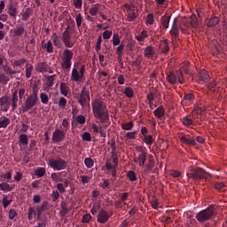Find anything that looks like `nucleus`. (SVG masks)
Listing matches in <instances>:
<instances>
[{"label": "nucleus", "instance_id": "f257e3e1", "mask_svg": "<svg viewBox=\"0 0 227 227\" xmlns=\"http://www.w3.org/2000/svg\"><path fill=\"white\" fill-rule=\"evenodd\" d=\"M91 106L95 118L101 120L102 123L109 120V111L107 110V106L106 103L100 99H94L91 103Z\"/></svg>", "mask_w": 227, "mask_h": 227}, {"label": "nucleus", "instance_id": "aec40b11", "mask_svg": "<svg viewBox=\"0 0 227 227\" xmlns=\"http://www.w3.org/2000/svg\"><path fill=\"white\" fill-rule=\"evenodd\" d=\"M144 56H145V58H147V59H152V58H153V56H154L153 47L147 46L145 49Z\"/></svg>", "mask_w": 227, "mask_h": 227}, {"label": "nucleus", "instance_id": "69168bd1", "mask_svg": "<svg viewBox=\"0 0 227 227\" xmlns=\"http://www.w3.org/2000/svg\"><path fill=\"white\" fill-rule=\"evenodd\" d=\"M83 141H91V134H90V132H84L82 136Z\"/></svg>", "mask_w": 227, "mask_h": 227}, {"label": "nucleus", "instance_id": "b1692460", "mask_svg": "<svg viewBox=\"0 0 227 227\" xmlns=\"http://www.w3.org/2000/svg\"><path fill=\"white\" fill-rule=\"evenodd\" d=\"M0 191H4V192H10L13 191V187L8 183L4 182L0 184Z\"/></svg>", "mask_w": 227, "mask_h": 227}, {"label": "nucleus", "instance_id": "473e14b6", "mask_svg": "<svg viewBox=\"0 0 227 227\" xmlns=\"http://www.w3.org/2000/svg\"><path fill=\"white\" fill-rule=\"evenodd\" d=\"M52 40L53 45H55V47H58V49H61V41L59 40V36H58L56 33L53 34Z\"/></svg>", "mask_w": 227, "mask_h": 227}, {"label": "nucleus", "instance_id": "7c9ffc66", "mask_svg": "<svg viewBox=\"0 0 227 227\" xmlns=\"http://www.w3.org/2000/svg\"><path fill=\"white\" fill-rule=\"evenodd\" d=\"M190 24L192 26V27H193L194 29H196V27H198L200 26V24L198 23V18L195 16V14H192L190 17Z\"/></svg>", "mask_w": 227, "mask_h": 227}, {"label": "nucleus", "instance_id": "dca6fc26", "mask_svg": "<svg viewBox=\"0 0 227 227\" xmlns=\"http://www.w3.org/2000/svg\"><path fill=\"white\" fill-rule=\"evenodd\" d=\"M12 111L17 109V102H19V90H14L12 98Z\"/></svg>", "mask_w": 227, "mask_h": 227}, {"label": "nucleus", "instance_id": "774afa93", "mask_svg": "<svg viewBox=\"0 0 227 227\" xmlns=\"http://www.w3.org/2000/svg\"><path fill=\"white\" fill-rule=\"evenodd\" d=\"M59 107H67V98H60L59 100Z\"/></svg>", "mask_w": 227, "mask_h": 227}, {"label": "nucleus", "instance_id": "5701e85b", "mask_svg": "<svg viewBox=\"0 0 227 227\" xmlns=\"http://www.w3.org/2000/svg\"><path fill=\"white\" fill-rule=\"evenodd\" d=\"M155 166V161L153 160H149L148 164L144 168L145 175H148L152 169H153V167Z\"/></svg>", "mask_w": 227, "mask_h": 227}, {"label": "nucleus", "instance_id": "1a4fd4ad", "mask_svg": "<svg viewBox=\"0 0 227 227\" xmlns=\"http://www.w3.org/2000/svg\"><path fill=\"white\" fill-rule=\"evenodd\" d=\"M62 42L69 49L74 47V43L72 42V35H70V27H66V30L62 33Z\"/></svg>", "mask_w": 227, "mask_h": 227}, {"label": "nucleus", "instance_id": "a878e982", "mask_svg": "<svg viewBox=\"0 0 227 227\" xmlns=\"http://www.w3.org/2000/svg\"><path fill=\"white\" fill-rule=\"evenodd\" d=\"M171 36H175V38H178V35H180V30L178 29V25H172V28L169 31Z\"/></svg>", "mask_w": 227, "mask_h": 227}, {"label": "nucleus", "instance_id": "6e6552de", "mask_svg": "<svg viewBox=\"0 0 227 227\" xmlns=\"http://www.w3.org/2000/svg\"><path fill=\"white\" fill-rule=\"evenodd\" d=\"M76 100L82 107H90V90H87L86 88L83 87L79 97L76 98Z\"/></svg>", "mask_w": 227, "mask_h": 227}, {"label": "nucleus", "instance_id": "4c0bfd02", "mask_svg": "<svg viewBox=\"0 0 227 227\" xmlns=\"http://www.w3.org/2000/svg\"><path fill=\"white\" fill-rule=\"evenodd\" d=\"M182 123L184 125V127H191V125L193 123V121L189 116H185L182 119Z\"/></svg>", "mask_w": 227, "mask_h": 227}, {"label": "nucleus", "instance_id": "393cba45", "mask_svg": "<svg viewBox=\"0 0 227 227\" xmlns=\"http://www.w3.org/2000/svg\"><path fill=\"white\" fill-rule=\"evenodd\" d=\"M136 40H137V42H145V40H146V38H148V31L147 30H143L139 35H136L135 36Z\"/></svg>", "mask_w": 227, "mask_h": 227}, {"label": "nucleus", "instance_id": "412c9836", "mask_svg": "<svg viewBox=\"0 0 227 227\" xmlns=\"http://www.w3.org/2000/svg\"><path fill=\"white\" fill-rule=\"evenodd\" d=\"M153 114L154 116H156V118H162V116H164V114H166V112L164 111V107L163 106H159L158 108H156L153 111Z\"/></svg>", "mask_w": 227, "mask_h": 227}, {"label": "nucleus", "instance_id": "8fccbe9b", "mask_svg": "<svg viewBox=\"0 0 227 227\" xmlns=\"http://www.w3.org/2000/svg\"><path fill=\"white\" fill-rule=\"evenodd\" d=\"M120 35L118 34H114L112 39L113 45L116 47L117 45H120Z\"/></svg>", "mask_w": 227, "mask_h": 227}, {"label": "nucleus", "instance_id": "864d4df0", "mask_svg": "<svg viewBox=\"0 0 227 227\" xmlns=\"http://www.w3.org/2000/svg\"><path fill=\"white\" fill-rule=\"evenodd\" d=\"M84 164H85L86 168H90L92 166H94L95 162L93 161V159H91V158H85Z\"/></svg>", "mask_w": 227, "mask_h": 227}, {"label": "nucleus", "instance_id": "e2e57ef3", "mask_svg": "<svg viewBox=\"0 0 227 227\" xmlns=\"http://www.w3.org/2000/svg\"><path fill=\"white\" fill-rule=\"evenodd\" d=\"M32 72H33V66L26 67V77H27V79H31Z\"/></svg>", "mask_w": 227, "mask_h": 227}, {"label": "nucleus", "instance_id": "f704fd0d", "mask_svg": "<svg viewBox=\"0 0 227 227\" xmlns=\"http://www.w3.org/2000/svg\"><path fill=\"white\" fill-rule=\"evenodd\" d=\"M138 159H139V166L140 167H145V162H146V153H140L138 154Z\"/></svg>", "mask_w": 227, "mask_h": 227}, {"label": "nucleus", "instance_id": "20e7f679", "mask_svg": "<svg viewBox=\"0 0 227 227\" xmlns=\"http://www.w3.org/2000/svg\"><path fill=\"white\" fill-rule=\"evenodd\" d=\"M38 104V90L33 89L32 94H30L25 100L24 106H22L23 113H27L31 111Z\"/></svg>", "mask_w": 227, "mask_h": 227}, {"label": "nucleus", "instance_id": "603ef678", "mask_svg": "<svg viewBox=\"0 0 227 227\" xmlns=\"http://www.w3.org/2000/svg\"><path fill=\"white\" fill-rule=\"evenodd\" d=\"M0 82H1V84L6 85V84H8V82H10V78H8L6 76V74H0Z\"/></svg>", "mask_w": 227, "mask_h": 227}, {"label": "nucleus", "instance_id": "4d7b16f0", "mask_svg": "<svg viewBox=\"0 0 227 227\" xmlns=\"http://www.w3.org/2000/svg\"><path fill=\"white\" fill-rule=\"evenodd\" d=\"M4 72L7 74V75H15L17 71L12 70L8 66L4 67Z\"/></svg>", "mask_w": 227, "mask_h": 227}, {"label": "nucleus", "instance_id": "37998d69", "mask_svg": "<svg viewBox=\"0 0 227 227\" xmlns=\"http://www.w3.org/2000/svg\"><path fill=\"white\" fill-rule=\"evenodd\" d=\"M133 128H134V121H129V122L121 124V129L123 130H132Z\"/></svg>", "mask_w": 227, "mask_h": 227}, {"label": "nucleus", "instance_id": "423d86ee", "mask_svg": "<svg viewBox=\"0 0 227 227\" xmlns=\"http://www.w3.org/2000/svg\"><path fill=\"white\" fill-rule=\"evenodd\" d=\"M167 81L169 84H176L179 82L180 84H184L185 82V79L184 78V73L182 71H176V73L169 72L167 74Z\"/></svg>", "mask_w": 227, "mask_h": 227}, {"label": "nucleus", "instance_id": "6e6d98bb", "mask_svg": "<svg viewBox=\"0 0 227 227\" xmlns=\"http://www.w3.org/2000/svg\"><path fill=\"white\" fill-rule=\"evenodd\" d=\"M100 49H102V35H99L97 41V44L95 47V51L97 52H98V51H100Z\"/></svg>", "mask_w": 227, "mask_h": 227}, {"label": "nucleus", "instance_id": "9d476101", "mask_svg": "<svg viewBox=\"0 0 227 227\" xmlns=\"http://www.w3.org/2000/svg\"><path fill=\"white\" fill-rule=\"evenodd\" d=\"M111 215H110L106 209H100L97 215V221L100 224H106V223H107L111 218Z\"/></svg>", "mask_w": 227, "mask_h": 227}, {"label": "nucleus", "instance_id": "49530a36", "mask_svg": "<svg viewBox=\"0 0 227 227\" xmlns=\"http://www.w3.org/2000/svg\"><path fill=\"white\" fill-rule=\"evenodd\" d=\"M12 200H8V196L6 195H4V198H3V200H2V203H3V207L4 208H8V207H10V205H12Z\"/></svg>", "mask_w": 227, "mask_h": 227}, {"label": "nucleus", "instance_id": "c9c22d12", "mask_svg": "<svg viewBox=\"0 0 227 227\" xmlns=\"http://www.w3.org/2000/svg\"><path fill=\"white\" fill-rule=\"evenodd\" d=\"M141 63H143V57H141V55H138L137 59L133 61L132 65L137 68H141Z\"/></svg>", "mask_w": 227, "mask_h": 227}, {"label": "nucleus", "instance_id": "c85d7f7f", "mask_svg": "<svg viewBox=\"0 0 227 227\" xmlns=\"http://www.w3.org/2000/svg\"><path fill=\"white\" fill-rule=\"evenodd\" d=\"M35 68L37 72H41V73L47 72V63L40 62L36 65Z\"/></svg>", "mask_w": 227, "mask_h": 227}, {"label": "nucleus", "instance_id": "0e129e2a", "mask_svg": "<svg viewBox=\"0 0 227 227\" xmlns=\"http://www.w3.org/2000/svg\"><path fill=\"white\" fill-rule=\"evenodd\" d=\"M181 141L183 143H196V140L194 139H190L189 137L187 136H183L181 137Z\"/></svg>", "mask_w": 227, "mask_h": 227}, {"label": "nucleus", "instance_id": "c03bdc74", "mask_svg": "<svg viewBox=\"0 0 227 227\" xmlns=\"http://www.w3.org/2000/svg\"><path fill=\"white\" fill-rule=\"evenodd\" d=\"M31 13H33V9L31 8H27L25 12L22 14V20H27V19H29V15H31Z\"/></svg>", "mask_w": 227, "mask_h": 227}, {"label": "nucleus", "instance_id": "13d9d810", "mask_svg": "<svg viewBox=\"0 0 227 227\" xmlns=\"http://www.w3.org/2000/svg\"><path fill=\"white\" fill-rule=\"evenodd\" d=\"M91 219H93V216H91L90 214H85L82 216V223L88 224V223H90V221H91Z\"/></svg>", "mask_w": 227, "mask_h": 227}, {"label": "nucleus", "instance_id": "e433bc0d", "mask_svg": "<svg viewBox=\"0 0 227 227\" xmlns=\"http://www.w3.org/2000/svg\"><path fill=\"white\" fill-rule=\"evenodd\" d=\"M56 75H50L47 76L46 78V85L48 86V88H52L54 86V79H55Z\"/></svg>", "mask_w": 227, "mask_h": 227}, {"label": "nucleus", "instance_id": "680f3d73", "mask_svg": "<svg viewBox=\"0 0 227 227\" xmlns=\"http://www.w3.org/2000/svg\"><path fill=\"white\" fill-rule=\"evenodd\" d=\"M75 22L77 27H81L82 26V16L81 15V13L76 15Z\"/></svg>", "mask_w": 227, "mask_h": 227}, {"label": "nucleus", "instance_id": "9b49d317", "mask_svg": "<svg viewBox=\"0 0 227 227\" xmlns=\"http://www.w3.org/2000/svg\"><path fill=\"white\" fill-rule=\"evenodd\" d=\"M171 21V16L170 15H163L160 18V27H162L163 29H168L169 27V22Z\"/></svg>", "mask_w": 227, "mask_h": 227}, {"label": "nucleus", "instance_id": "f03ea898", "mask_svg": "<svg viewBox=\"0 0 227 227\" xmlns=\"http://www.w3.org/2000/svg\"><path fill=\"white\" fill-rule=\"evenodd\" d=\"M215 215H217V207L211 204L206 209L200 211L195 217L199 223H207L212 221Z\"/></svg>", "mask_w": 227, "mask_h": 227}, {"label": "nucleus", "instance_id": "de8ad7c7", "mask_svg": "<svg viewBox=\"0 0 227 227\" xmlns=\"http://www.w3.org/2000/svg\"><path fill=\"white\" fill-rule=\"evenodd\" d=\"M98 210H100V204L94 203L90 209V213L92 215H97V214H98Z\"/></svg>", "mask_w": 227, "mask_h": 227}, {"label": "nucleus", "instance_id": "ddd939ff", "mask_svg": "<svg viewBox=\"0 0 227 227\" xmlns=\"http://www.w3.org/2000/svg\"><path fill=\"white\" fill-rule=\"evenodd\" d=\"M48 207H49V202L44 201L42 203L41 206H38L35 207V210L37 212V219H40V217H42V214H43V212H45V210H47Z\"/></svg>", "mask_w": 227, "mask_h": 227}, {"label": "nucleus", "instance_id": "7ed1b4c3", "mask_svg": "<svg viewBox=\"0 0 227 227\" xmlns=\"http://www.w3.org/2000/svg\"><path fill=\"white\" fill-rule=\"evenodd\" d=\"M186 175L192 180H210L212 178V175L201 168H190Z\"/></svg>", "mask_w": 227, "mask_h": 227}, {"label": "nucleus", "instance_id": "a211bd4d", "mask_svg": "<svg viewBox=\"0 0 227 227\" xmlns=\"http://www.w3.org/2000/svg\"><path fill=\"white\" fill-rule=\"evenodd\" d=\"M45 41H42L43 49H46L48 54H52L54 52V46H52V42L48 41L46 43H43Z\"/></svg>", "mask_w": 227, "mask_h": 227}, {"label": "nucleus", "instance_id": "58836bf2", "mask_svg": "<svg viewBox=\"0 0 227 227\" xmlns=\"http://www.w3.org/2000/svg\"><path fill=\"white\" fill-rule=\"evenodd\" d=\"M63 172H60V173H52L51 174V179L53 180V182H63V178H61V174Z\"/></svg>", "mask_w": 227, "mask_h": 227}, {"label": "nucleus", "instance_id": "3c124183", "mask_svg": "<svg viewBox=\"0 0 227 227\" xmlns=\"http://www.w3.org/2000/svg\"><path fill=\"white\" fill-rule=\"evenodd\" d=\"M40 98H41L42 104H44V105L49 104V96L47 94L42 92L40 94Z\"/></svg>", "mask_w": 227, "mask_h": 227}, {"label": "nucleus", "instance_id": "c756f323", "mask_svg": "<svg viewBox=\"0 0 227 227\" xmlns=\"http://www.w3.org/2000/svg\"><path fill=\"white\" fill-rule=\"evenodd\" d=\"M35 215H38V213L35 207H30L28 208V221H33V217H35Z\"/></svg>", "mask_w": 227, "mask_h": 227}, {"label": "nucleus", "instance_id": "f3484780", "mask_svg": "<svg viewBox=\"0 0 227 227\" xmlns=\"http://www.w3.org/2000/svg\"><path fill=\"white\" fill-rule=\"evenodd\" d=\"M159 49L161 51L162 54H168V52H169L168 39L163 40L162 43H160Z\"/></svg>", "mask_w": 227, "mask_h": 227}, {"label": "nucleus", "instance_id": "4be33fe9", "mask_svg": "<svg viewBox=\"0 0 227 227\" xmlns=\"http://www.w3.org/2000/svg\"><path fill=\"white\" fill-rule=\"evenodd\" d=\"M8 13L12 19H17V15L19 13V11L13 4L9 5Z\"/></svg>", "mask_w": 227, "mask_h": 227}, {"label": "nucleus", "instance_id": "bf43d9fd", "mask_svg": "<svg viewBox=\"0 0 227 227\" xmlns=\"http://www.w3.org/2000/svg\"><path fill=\"white\" fill-rule=\"evenodd\" d=\"M146 22L147 24H150L152 26V24H153V22H155V17L153 16V13H149L146 16Z\"/></svg>", "mask_w": 227, "mask_h": 227}, {"label": "nucleus", "instance_id": "a18cd8bd", "mask_svg": "<svg viewBox=\"0 0 227 227\" xmlns=\"http://www.w3.org/2000/svg\"><path fill=\"white\" fill-rule=\"evenodd\" d=\"M7 104H10V97L5 95V96L0 98V106H1V107L6 106Z\"/></svg>", "mask_w": 227, "mask_h": 227}, {"label": "nucleus", "instance_id": "39448f33", "mask_svg": "<svg viewBox=\"0 0 227 227\" xmlns=\"http://www.w3.org/2000/svg\"><path fill=\"white\" fill-rule=\"evenodd\" d=\"M48 166H50V168L54 171H63V169H67V168H68V162L61 158L57 160L51 159L48 161Z\"/></svg>", "mask_w": 227, "mask_h": 227}, {"label": "nucleus", "instance_id": "2eb2a0df", "mask_svg": "<svg viewBox=\"0 0 227 227\" xmlns=\"http://www.w3.org/2000/svg\"><path fill=\"white\" fill-rule=\"evenodd\" d=\"M199 79L202 81V82H208L210 81V74H208V71L202 69L199 72Z\"/></svg>", "mask_w": 227, "mask_h": 227}, {"label": "nucleus", "instance_id": "4468645a", "mask_svg": "<svg viewBox=\"0 0 227 227\" xmlns=\"http://www.w3.org/2000/svg\"><path fill=\"white\" fill-rule=\"evenodd\" d=\"M65 132L61 129H56L53 133V141H58L59 143L63 141L65 137Z\"/></svg>", "mask_w": 227, "mask_h": 227}, {"label": "nucleus", "instance_id": "338daca9", "mask_svg": "<svg viewBox=\"0 0 227 227\" xmlns=\"http://www.w3.org/2000/svg\"><path fill=\"white\" fill-rule=\"evenodd\" d=\"M24 63H26V59H20V60H15L13 63V67H22V65H24Z\"/></svg>", "mask_w": 227, "mask_h": 227}, {"label": "nucleus", "instance_id": "5fc2aeb1", "mask_svg": "<svg viewBox=\"0 0 227 227\" xmlns=\"http://www.w3.org/2000/svg\"><path fill=\"white\" fill-rule=\"evenodd\" d=\"M90 15H91L92 17H95V15H97V13H98V6L97 5H93L90 11H89Z\"/></svg>", "mask_w": 227, "mask_h": 227}, {"label": "nucleus", "instance_id": "6ab92c4d", "mask_svg": "<svg viewBox=\"0 0 227 227\" xmlns=\"http://www.w3.org/2000/svg\"><path fill=\"white\" fill-rule=\"evenodd\" d=\"M219 24V18L217 16L211 17L207 22V27H215Z\"/></svg>", "mask_w": 227, "mask_h": 227}, {"label": "nucleus", "instance_id": "2f4dec72", "mask_svg": "<svg viewBox=\"0 0 227 227\" xmlns=\"http://www.w3.org/2000/svg\"><path fill=\"white\" fill-rule=\"evenodd\" d=\"M35 176H37V178H42V176H45V168L39 167L35 171Z\"/></svg>", "mask_w": 227, "mask_h": 227}, {"label": "nucleus", "instance_id": "09e8293b", "mask_svg": "<svg viewBox=\"0 0 227 227\" xmlns=\"http://www.w3.org/2000/svg\"><path fill=\"white\" fill-rule=\"evenodd\" d=\"M214 187L216 191H223V189H225L226 184L223 182H218L214 184Z\"/></svg>", "mask_w": 227, "mask_h": 227}, {"label": "nucleus", "instance_id": "cd10ccee", "mask_svg": "<svg viewBox=\"0 0 227 227\" xmlns=\"http://www.w3.org/2000/svg\"><path fill=\"white\" fill-rule=\"evenodd\" d=\"M10 125V119L7 117L0 118V129H6Z\"/></svg>", "mask_w": 227, "mask_h": 227}, {"label": "nucleus", "instance_id": "ea45409f", "mask_svg": "<svg viewBox=\"0 0 227 227\" xmlns=\"http://www.w3.org/2000/svg\"><path fill=\"white\" fill-rule=\"evenodd\" d=\"M124 95H126L128 98H132L134 97V90L130 87H126L124 90Z\"/></svg>", "mask_w": 227, "mask_h": 227}, {"label": "nucleus", "instance_id": "72a5a7b5", "mask_svg": "<svg viewBox=\"0 0 227 227\" xmlns=\"http://www.w3.org/2000/svg\"><path fill=\"white\" fill-rule=\"evenodd\" d=\"M25 32L26 29L24 28V27H20L12 31L13 36H22Z\"/></svg>", "mask_w": 227, "mask_h": 227}, {"label": "nucleus", "instance_id": "0eeeda50", "mask_svg": "<svg viewBox=\"0 0 227 227\" xmlns=\"http://www.w3.org/2000/svg\"><path fill=\"white\" fill-rule=\"evenodd\" d=\"M63 56L61 67L63 70H70L72 68V59H74V51L66 49Z\"/></svg>", "mask_w": 227, "mask_h": 227}, {"label": "nucleus", "instance_id": "052dcab7", "mask_svg": "<svg viewBox=\"0 0 227 227\" xmlns=\"http://www.w3.org/2000/svg\"><path fill=\"white\" fill-rule=\"evenodd\" d=\"M76 121L80 125H84V123H86V117H84V115H81V114L77 115Z\"/></svg>", "mask_w": 227, "mask_h": 227}, {"label": "nucleus", "instance_id": "a19ab883", "mask_svg": "<svg viewBox=\"0 0 227 227\" xmlns=\"http://www.w3.org/2000/svg\"><path fill=\"white\" fill-rule=\"evenodd\" d=\"M127 176L129 182H136V180H137V176H136V172H134V170H129L127 173Z\"/></svg>", "mask_w": 227, "mask_h": 227}, {"label": "nucleus", "instance_id": "79ce46f5", "mask_svg": "<svg viewBox=\"0 0 227 227\" xmlns=\"http://www.w3.org/2000/svg\"><path fill=\"white\" fill-rule=\"evenodd\" d=\"M110 148H112L111 157H118V148H116V143H112L110 145Z\"/></svg>", "mask_w": 227, "mask_h": 227}, {"label": "nucleus", "instance_id": "bb28decb", "mask_svg": "<svg viewBox=\"0 0 227 227\" xmlns=\"http://www.w3.org/2000/svg\"><path fill=\"white\" fill-rule=\"evenodd\" d=\"M60 93L64 95V97H68V85L66 82L60 83Z\"/></svg>", "mask_w": 227, "mask_h": 227}, {"label": "nucleus", "instance_id": "f8f14e48", "mask_svg": "<svg viewBox=\"0 0 227 227\" xmlns=\"http://www.w3.org/2000/svg\"><path fill=\"white\" fill-rule=\"evenodd\" d=\"M83 77L81 76V73H79V70L77 68H73L71 73V80L74 81V82H81L82 81Z\"/></svg>", "mask_w": 227, "mask_h": 227}]
</instances>
